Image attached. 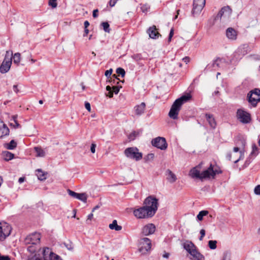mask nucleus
<instances>
[{"instance_id":"nucleus-1","label":"nucleus","mask_w":260,"mask_h":260,"mask_svg":"<svg viewBox=\"0 0 260 260\" xmlns=\"http://www.w3.org/2000/svg\"><path fill=\"white\" fill-rule=\"evenodd\" d=\"M201 164L191 169L189 172V176L192 178L204 179L214 178L216 174L221 173L216 166L210 165V167L206 170L200 173Z\"/></svg>"},{"instance_id":"nucleus-2","label":"nucleus","mask_w":260,"mask_h":260,"mask_svg":"<svg viewBox=\"0 0 260 260\" xmlns=\"http://www.w3.org/2000/svg\"><path fill=\"white\" fill-rule=\"evenodd\" d=\"M191 98V95L189 93H187L176 100L172 105L170 111L169 113V117L173 119H177L181 106L184 103L189 101Z\"/></svg>"},{"instance_id":"nucleus-3","label":"nucleus","mask_w":260,"mask_h":260,"mask_svg":"<svg viewBox=\"0 0 260 260\" xmlns=\"http://www.w3.org/2000/svg\"><path fill=\"white\" fill-rule=\"evenodd\" d=\"M12 51L8 50L6 52L5 58L0 66V72L2 74L7 73L12 65Z\"/></svg>"},{"instance_id":"nucleus-4","label":"nucleus","mask_w":260,"mask_h":260,"mask_svg":"<svg viewBox=\"0 0 260 260\" xmlns=\"http://www.w3.org/2000/svg\"><path fill=\"white\" fill-rule=\"evenodd\" d=\"M144 206L154 215L158 208V200L151 196L147 197L144 201Z\"/></svg>"},{"instance_id":"nucleus-5","label":"nucleus","mask_w":260,"mask_h":260,"mask_svg":"<svg viewBox=\"0 0 260 260\" xmlns=\"http://www.w3.org/2000/svg\"><path fill=\"white\" fill-rule=\"evenodd\" d=\"M226 157L229 160L237 163L240 160L244 158V152L238 147H235L233 152L228 153Z\"/></svg>"},{"instance_id":"nucleus-6","label":"nucleus","mask_w":260,"mask_h":260,"mask_svg":"<svg viewBox=\"0 0 260 260\" xmlns=\"http://www.w3.org/2000/svg\"><path fill=\"white\" fill-rule=\"evenodd\" d=\"M134 216L139 219L149 218L154 216V215L147 209L144 206L135 209L133 211Z\"/></svg>"},{"instance_id":"nucleus-7","label":"nucleus","mask_w":260,"mask_h":260,"mask_svg":"<svg viewBox=\"0 0 260 260\" xmlns=\"http://www.w3.org/2000/svg\"><path fill=\"white\" fill-rule=\"evenodd\" d=\"M125 156L131 159H133L136 161L139 160L142 158V153L139 152L137 147H129L124 150Z\"/></svg>"},{"instance_id":"nucleus-8","label":"nucleus","mask_w":260,"mask_h":260,"mask_svg":"<svg viewBox=\"0 0 260 260\" xmlns=\"http://www.w3.org/2000/svg\"><path fill=\"white\" fill-rule=\"evenodd\" d=\"M248 102L253 106L255 107L260 102V89L255 88L251 90L247 94Z\"/></svg>"},{"instance_id":"nucleus-9","label":"nucleus","mask_w":260,"mask_h":260,"mask_svg":"<svg viewBox=\"0 0 260 260\" xmlns=\"http://www.w3.org/2000/svg\"><path fill=\"white\" fill-rule=\"evenodd\" d=\"M151 242L148 238H141L139 242V251L142 254H145L150 250Z\"/></svg>"},{"instance_id":"nucleus-10","label":"nucleus","mask_w":260,"mask_h":260,"mask_svg":"<svg viewBox=\"0 0 260 260\" xmlns=\"http://www.w3.org/2000/svg\"><path fill=\"white\" fill-rule=\"evenodd\" d=\"M12 228L6 222H0V241L4 240L11 232Z\"/></svg>"},{"instance_id":"nucleus-11","label":"nucleus","mask_w":260,"mask_h":260,"mask_svg":"<svg viewBox=\"0 0 260 260\" xmlns=\"http://www.w3.org/2000/svg\"><path fill=\"white\" fill-rule=\"evenodd\" d=\"M206 4V0H193L192 14L194 16L199 15Z\"/></svg>"},{"instance_id":"nucleus-12","label":"nucleus","mask_w":260,"mask_h":260,"mask_svg":"<svg viewBox=\"0 0 260 260\" xmlns=\"http://www.w3.org/2000/svg\"><path fill=\"white\" fill-rule=\"evenodd\" d=\"M41 235L39 233H34L28 236L24 240L25 244L37 245L40 243Z\"/></svg>"},{"instance_id":"nucleus-13","label":"nucleus","mask_w":260,"mask_h":260,"mask_svg":"<svg viewBox=\"0 0 260 260\" xmlns=\"http://www.w3.org/2000/svg\"><path fill=\"white\" fill-rule=\"evenodd\" d=\"M151 143L154 147H157L161 150H165L167 148V143L166 139L163 137H157L153 139Z\"/></svg>"},{"instance_id":"nucleus-14","label":"nucleus","mask_w":260,"mask_h":260,"mask_svg":"<svg viewBox=\"0 0 260 260\" xmlns=\"http://www.w3.org/2000/svg\"><path fill=\"white\" fill-rule=\"evenodd\" d=\"M237 116L238 119L242 123H247L250 120V114L242 109L238 110Z\"/></svg>"},{"instance_id":"nucleus-15","label":"nucleus","mask_w":260,"mask_h":260,"mask_svg":"<svg viewBox=\"0 0 260 260\" xmlns=\"http://www.w3.org/2000/svg\"><path fill=\"white\" fill-rule=\"evenodd\" d=\"M232 14V9L229 6L223 7L220 11L218 12L216 16L215 19H221L222 17L224 18H229Z\"/></svg>"},{"instance_id":"nucleus-16","label":"nucleus","mask_w":260,"mask_h":260,"mask_svg":"<svg viewBox=\"0 0 260 260\" xmlns=\"http://www.w3.org/2000/svg\"><path fill=\"white\" fill-rule=\"evenodd\" d=\"M155 226L153 223H148L144 226L142 229V233L145 236L153 234L155 231Z\"/></svg>"},{"instance_id":"nucleus-17","label":"nucleus","mask_w":260,"mask_h":260,"mask_svg":"<svg viewBox=\"0 0 260 260\" xmlns=\"http://www.w3.org/2000/svg\"><path fill=\"white\" fill-rule=\"evenodd\" d=\"M147 32L149 34V37L153 39H156L160 36V35L157 30L156 26L154 25L150 27L147 30Z\"/></svg>"},{"instance_id":"nucleus-18","label":"nucleus","mask_w":260,"mask_h":260,"mask_svg":"<svg viewBox=\"0 0 260 260\" xmlns=\"http://www.w3.org/2000/svg\"><path fill=\"white\" fill-rule=\"evenodd\" d=\"M146 105L144 102L141 103L140 105H136L134 107V111L136 115L140 116L144 113L145 110Z\"/></svg>"},{"instance_id":"nucleus-19","label":"nucleus","mask_w":260,"mask_h":260,"mask_svg":"<svg viewBox=\"0 0 260 260\" xmlns=\"http://www.w3.org/2000/svg\"><path fill=\"white\" fill-rule=\"evenodd\" d=\"M9 134V129L8 126L0 120V138H3Z\"/></svg>"},{"instance_id":"nucleus-20","label":"nucleus","mask_w":260,"mask_h":260,"mask_svg":"<svg viewBox=\"0 0 260 260\" xmlns=\"http://www.w3.org/2000/svg\"><path fill=\"white\" fill-rule=\"evenodd\" d=\"M226 36L229 39L235 40L237 39V32L234 28L229 27L226 29Z\"/></svg>"},{"instance_id":"nucleus-21","label":"nucleus","mask_w":260,"mask_h":260,"mask_svg":"<svg viewBox=\"0 0 260 260\" xmlns=\"http://www.w3.org/2000/svg\"><path fill=\"white\" fill-rule=\"evenodd\" d=\"M183 247L189 254L197 249L194 244L189 241H186L184 243Z\"/></svg>"},{"instance_id":"nucleus-22","label":"nucleus","mask_w":260,"mask_h":260,"mask_svg":"<svg viewBox=\"0 0 260 260\" xmlns=\"http://www.w3.org/2000/svg\"><path fill=\"white\" fill-rule=\"evenodd\" d=\"M190 258L191 260H204V257L196 249L190 254Z\"/></svg>"},{"instance_id":"nucleus-23","label":"nucleus","mask_w":260,"mask_h":260,"mask_svg":"<svg viewBox=\"0 0 260 260\" xmlns=\"http://www.w3.org/2000/svg\"><path fill=\"white\" fill-rule=\"evenodd\" d=\"M166 173L167 179L169 182L172 183L177 180L176 176L171 170H168Z\"/></svg>"},{"instance_id":"nucleus-24","label":"nucleus","mask_w":260,"mask_h":260,"mask_svg":"<svg viewBox=\"0 0 260 260\" xmlns=\"http://www.w3.org/2000/svg\"><path fill=\"white\" fill-rule=\"evenodd\" d=\"M205 116L210 126L212 128H215L216 125V123L213 115L210 114H206Z\"/></svg>"},{"instance_id":"nucleus-25","label":"nucleus","mask_w":260,"mask_h":260,"mask_svg":"<svg viewBox=\"0 0 260 260\" xmlns=\"http://www.w3.org/2000/svg\"><path fill=\"white\" fill-rule=\"evenodd\" d=\"M36 153V156L39 157H44L46 155V151L40 147H36L34 148Z\"/></svg>"},{"instance_id":"nucleus-26","label":"nucleus","mask_w":260,"mask_h":260,"mask_svg":"<svg viewBox=\"0 0 260 260\" xmlns=\"http://www.w3.org/2000/svg\"><path fill=\"white\" fill-rule=\"evenodd\" d=\"M17 119V115H15L12 116L10 119V125L11 127H13L15 128H18L20 127V124L18 123Z\"/></svg>"},{"instance_id":"nucleus-27","label":"nucleus","mask_w":260,"mask_h":260,"mask_svg":"<svg viewBox=\"0 0 260 260\" xmlns=\"http://www.w3.org/2000/svg\"><path fill=\"white\" fill-rule=\"evenodd\" d=\"M47 173L43 172L41 169H38L36 170V175L39 180L43 181L46 179Z\"/></svg>"},{"instance_id":"nucleus-28","label":"nucleus","mask_w":260,"mask_h":260,"mask_svg":"<svg viewBox=\"0 0 260 260\" xmlns=\"http://www.w3.org/2000/svg\"><path fill=\"white\" fill-rule=\"evenodd\" d=\"M109 226L111 230H114L116 231H120L122 229V226L117 224L116 220H114Z\"/></svg>"},{"instance_id":"nucleus-29","label":"nucleus","mask_w":260,"mask_h":260,"mask_svg":"<svg viewBox=\"0 0 260 260\" xmlns=\"http://www.w3.org/2000/svg\"><path fill=\"white\" fill-rule=\"evenodd\" d=\"M17 146V143L13 140H11L10 143L5 144V147L9 150H13Z\"/></svg>"},{"instance_id":"nucleus-30","label":"nucleus","mask_w":260,"mask_h":260,"mask_svg":"<svg viewBox=\"0 0 260 260\" xmlns=\"http://www.w3.org/2000/svg\"><path fill=\"white\" fill-rule=\"evenodd\" d=\"M12 59H13L14 63L18 65L21 60V54L20 53H16L12 54Z\"/></svg>"},{"instance_id":"nucleus-31","label":"nucleus","mask_w":260,"mask_h":260,"mask_svg":"<svg viewBox=\"0 0 260 260\" xmlns=\"http://www.w3.org/2000/svg\"><path fill=\"white\" fill-rule=\"evenodd\" d=\"M3 156L6 160H11L14 157V154L7 151L3 152Z\"/></svg>"},{"instance_id":"nucleus-32","label":"nucleus","mask_w":260,"mask_h":260,"mask_svg":"<svg viewBox=\"0 0 260 260\" xmlns=\"http://www.w3.org/2000/svg\"><path fill=\"white\" fill-rule=\"evenodd\" d=\"M208 214V211L206 210H203L200 211L197 215V218L199 220L201 221L203 220L204 216H206Z\"/></svg>"},{"instance_id":"nucleus-33","label":"nucleus","mask_w":260,"mask_h":260,"mask_svg":"<svg viewBox=\"0 0 260 260\" xmlns=\"http://www.w3.org/2000/svg\"><path fill=\"white\" fill-rule=\"evenodd\" d=\"M76 199H78L84 202H86L87 200V196L84 193H78Z\"/></svg>"},{"instance_id":"nucleus-34","label":"nucleus","mask_w":260,"mask_h":260,"mask_svg":"<svg viewBox=\"0 0 260 260\" xmlns=\"http://www.w3.org/2000/svg\"><path fill=\"white\" fill-rule=\"evenodd\" d=\"M27 250L30 253H34L37 251V245L28 244Z\"/></svg>"},{"instance_id":"nucleus-35","label":"nucleus","mask_w":260,"mask_h":260,"mask_svg":"<svg viewBox=\"0 0 260 260\" xmlns=\"http://www.w3.org/2000/svg\"><path fill=\"white\" fill-rule=\"evenodd\" d=\"M150 9V6L147 4H143L141 5V10L143 13H147Z\"/></svg>"},{"instance_id":"nucleus-36","label":"nucleus","mask_w":260,"mask_h":260,"mask_svg":"<svg viewBox=\"0 0 260 260\" xmlns=\"http://www.w3.org/2000/svg\"><path fill=\"white\" fill-rule=\"evenodd\" d=\"M101 25L103 26L104 30L105 31L109 32L110 28H109V24L107 22H104L101 23Z\"/></svg>"},{"instance_id":"nucleus-37","label":"nucleus","mask_w":260,"mask_h":260,"mask_svg":"<svg viewBox=\"0 0 260 260\" xmlns=\"http://www.w3.org/2000/svg\"><path fill=\"white\" fill-rule=\"evenodd\" d=\"M216 241L210 240L208 242V245L210 249H215L216 248Z\"/></svg>"},{"instance_id":"nucleus-38","label":"nucleus","mask_w":260,"mask_h":260,"mask_svg":"<svg viewBox=\"0 0 260 260\" xmlns=\"http://www.w3.org/2000/svg\"><path fill=\"white\" fill-rule=\"evenodd\" d=\"M116 73L119 75H121L122 77H123L125 76V72L124 69L121 68H118L116 70Z\"/></svg>"},{"instance_id":"nucleus-39","label":"nucleus","mask_w":260,"mask_h":260,"mask_svg":"<svg viewBox=\"0 0 260 260\" xmlns=\"http://www.w3.org/2000/svg\"><path fill=\"white\" fill-rule=\"evenodd\" d=\"M112 88L110 86L107 85L106 86V90L108 91V93L107 94L109 98H111L113 97V92L111 90Z\"/></svg>"},{"instance_id":"nucleus-40","label":"nucleus","mask_w":260,"mask_h":260,"mask_svg":"<svg viewBox=\"0 0 260 260\" xmlns=\"http://www.w3.org/2000/svg\"><path fill=\"white\" fill-rule=\"evenodd\" d=\"M57 0H49V5L51 6L52 8H55L57 7Z\"/></svg>"},{"instance_id":"nucleus-41","label":"nucleus","mask_w":260,"mask_h":260,"mask_svg":"<svg viewBox=\"0 0 260 260\" xmlns=\"http://www.w3.org/2000/svg\"><path fill=\"white\" fill-rule=\"evenodd\" d=\"M251 154L256 155L258 154V148L255 145L252 146V150Z\"/></svg>"},{"instance_id":"nucleus-42","label":"nucleus","mask_w":260,"mask_h":260,"mask_svg":"<svg viewBox=\"0 0 260 260\" xmlns=\"http://www.w3.org/2000/svg\"><path fill=\"white\" fill-rule=\"evenodd\" d=\"M68 192L70 196H71L74 198H76V197L78 196L77 195L78 193H76V192H75L71 190H70V189L68 190Z\"/></svg>"},{"instance_id":"nucleus-43","label":"nucleus","mask_w":260,"mask_h":260,"mask_svg":"<svg viewBox=\"0 0 260 260\" xmlns=\"http://www.w3.org/2000/svg\"><path fill=\"white\" fill-rule=\"evenodd\" d=\"M254 192L255 194L260 195V185H257L255 187Z\"/></svg>"},{"instance_id":"nucleus-44","label":"nucleus","mask_w":260,"mask_h":260,"mask_svg":"<svg viewBox=\"0 0 260 260\" xmlns=\"http://www.w3.org/2000/svg\"><path fill=\"white\" fill-rule=\"evenodd\" d=\"M221 62V60L218 59L214 61L213 63V67L215 68L216 67H218L219 64Z\"/></svg>"},{"instance_id":"nucleus-45","label":"nucleus","mask_w":260,"mask_h":260,"mask_svg":"<svg viewBox=\"0 0 260 260\" xmlns=\"http://www.w3.org/2000/svg\"><path fill=\"white\" fill-rule=\"evenodd\" d=\"M222 260H230V254L228 252L224 253Z\"/></svg>"},{"instance_id":"nucleus-46","label":"nucleus","mask_w":260,"mask_h":260,"mask_svg":"<svg viewBox=\"0 0 260 260\" xmlns=\"http://www.w3.org/2000/svg\"><path fill=\"white\" fill-rule=\"evenodd\" d=\"M154 155L153 153L148 154L145 157L146 160H151L154 158Z\"/></svg>"},{"instance_id":"nucleus-47","label":"nucleus","mask_w":260,"mask_h":260,"mask_svg":"<svg viewBox=\"0 0 260 260\" xmlns=\"http://www.w3.org/2000/svg\"><path fill=\"white\" fill-rule=\"evenodd\" d=\"M112 92L113 93H114L115 94H117L119 91V87L116 86H113L112 87Z\"/></svg>"},{"instance_id":"nucleus-48","label":"nucleus","mask_w":260,"mask_h":260,"mask_svg":"<svg viewBox=\"0 0 260 260\" xmlns=\"http://www.w3.org/2000/svg\"><path fill=\"white\" fill-rule=\"evenodd\" d=\"M112 69H110V70H107L106 72H105V75L107 77H110V76L111 75L112 73Z\"/></svg>"},{"instance_id":"nucleus-49","label":"nucleus","mask_w":260,"mask_h":260,"mask_svg":"<svg viewBox=\"0 0 260 260\" xmlns=\"http://www.w3.org/2000/svg\"><path fill=\"white\" fill-rule=\"evenodd\" d=\"M200 234H201V236L199 238L200 240H203V237L205 236V231L204 230V229H202L201 231H200Z\"/></svg>"},{"instance_id":"nucleus-50","label":"nucleus","mask_w":260,"mask_h":260,"mask_svg":"<svg viewBox=\"0 0 260 260\" xmlns=\"http://www.w3.org/2000/svg\"><path fill=\"white\" fill-rule=\"evenodd\" d=\"M96 144L92 143L91 145L90 150L92 153H94L95 152Z\"/></svg>"},{"instance_id":"nucleus-51","label":"nucleus","mask_w":260,"mask_h":260,"mask_svg":"<svg viewBox=\"0 0 260 260\" xmlns=\"http://www.w3.org/2000/svg\"><path fill=\"white\" fill-rule=\"evenodd\" d=\"M85 107L89 112H90L91 111V107H90V105L89 103L85 102Z\"/></svg>"},{"instance_id":"nucleus-52","label":"nucleus","mask_w":260,"mask_h":260,"mask_svg":"<svg viewBox=\"0 0 260 260\" xmlns=\"http://www.w3.org/2000/svg\"><path fill=\"white\" fill-rule=\"evenodd\" d=\"M117 1L118 0H110L109 2V5L110 6V7H114Z\"/></svg>"},{"instance_id":"nucleus-53","label":"nucleus","mask_w":260,"mask_h":260,"mask_svg":"<svg viewBox=\"0 0 260 260\" xmlns=\"http://www.w3.org/2000/svg\"><path fill=\"white\" fill-rule=\"evenodd\" d=\"M0 260H10L8 256H2L0 254Z\"/></svg>"},{"instance_id":"nucleus-54","label":"nucleus","mask_w":260,"mask_h":260,"mask_svg":"<svg viewBox=\"0 0 260 260\" xmlns=\"http://www.w3.org/2000/svg\"><path fill=\"white\" fill-rule=\"evenodd\" d=\"M98 9H95V10H94L93 11V14H92V16L94 18H96L98 16Z\"/></svg>"},{"instance_id":"nucleus-55","label":"nucleus","mask_w":260,"mask_h":260,"mask_svg":"<svg viewBox=\"0 0 260 260\" xmlns=\"http://www.w3.org/2000/svg\"><path fill=\"white\" fill-rule=\"evenodd\" d=\"M182 59L186 64L189 61V58L188 57H185Z\"/></svg>"},{"instance_id":"nucleus-56","label":"nucleus","mask_w":260,"mask_h":260,"mask_svg":"<svg viewBox=\"0 0 260 260\" xmlns=\"http://www.w3.org/2000/svg\"><path fill=\"white\" fill-rule=\"evenodd\" d=\"M13 90L16 92V93H17L18 92V89L17 88V85H13Z\"/></svg>"},{"instance_id":"nucleus-57","label":"nucleus","mask_w":260,"mask_h":260,"mask_svg":"<svg viewBox=\"0 0 260 260\" xmlns=\"http://www.w3.org/2000/svg\"><path fill=\"white\" fill-rule=\"evenodd\" d=\"M85 28H87L89 25V23L88 21H85L84 23Z\"/></svg>"},{"instance_id":"nucleus-58","label":"nucleus","mask_w":260,"mask_h":260,"mask_svg":"<svg viewBox=\"0 0 260 260\" xmlns=\"http://www.w3.org/2000/svg\"><path fill=\"white\" fill-rule=\"evenodd\" d=\"M24 181V177H20L19 180H18V182L19 183H22V182H23Z\"/></svg>"},{"instance_id":"nucleus-59","label":"nucleus","mask_w":260,"mask_h":260,"mask_svg":"<svg viewBox=\"0 0 260 260\" xmlns=\"http://www.w3.org/2000/svg\"><path fill=\"white\" fill-rule=\"evenodd\" d=\"M88 32H89V30L87 28H85L84 34L83 35V36L85 37V36H87V34H88Z\"/></svg>"},{"instance_id":"nucleus-60","label":"nucleus","mask_w":260,"mask_h":260,"mask_svg":"<svg viewBox=\"0 0 260 260\" xmlns=\"http://www.w3.org/2000/svg\"><path fill=\"white\" fill-rule=\"evenodd\" d=\"M173 35H174V29L173 28H172L170 30V34H169V36L171 37H172L173 36Z\"/></svg>"},{"instance_id":"nucleus-61","label":"nucleus","mask_w":260,"mask_h":260,"mask_svg":"<svg viewBox=\"0 0 260 260\" xmlns=\"http://www.w3.org/2000/svg\"><path fill=\"white\" fill-rule=\"evenodd\" d=\"M169 253H165L163 254V257L168 258L169 257Z\"/></svg>"},{"instance_id":"nucleus-62","label":"nucleus","mask_w":260,"mask_h":260,"mask_svg":"<svg viewBox=\"0 0 260 260\" xmlns=\"http://www.w3.org/2000/svg\"><path fill=\"white\" fill-rule=\"evenodd\" d=\"M92 217H93V214L92 213H90L88 216V219L91 220L92 218Z\"/></svg>"},{"instance_id":"nucleus-63","label":"nucleus","mask_w":260,"mask_h":260,"mask_svg":"<svg viewBox=\"0 0 260 260\" xmlns=\"http://www.w3.org/2000/svg\"><path fill=\"white\" fill-rule=\"evenodd\" d=\"M99 207H100V206H98V205L96 206L95 207H94L93 208V209H92V212H94L96 209H98Z\"/></svg>"},{"instance_id":"nucleus-64","label":"nucleus","mask_w":260,"mask_h":260,"mask_svg":"<svg viewBox=\"0 0 260 260\" xmlns=\"http://www.w3.org/2000/svg\"><path fill=\"white\" fill-rule=\"evenodd\" d=\"M250 164V161H248V160H247L246 161H245V165L246 166H247L249 164Z\"/></svg>"}]
</instances>
